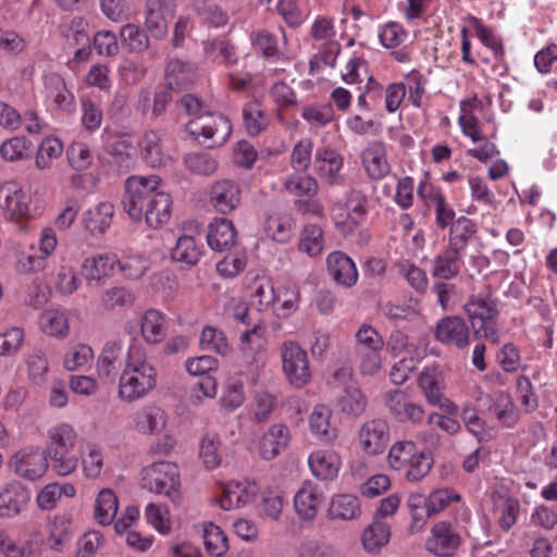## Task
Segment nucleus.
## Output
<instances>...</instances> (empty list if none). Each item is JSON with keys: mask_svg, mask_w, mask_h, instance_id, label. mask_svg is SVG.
<instances>
[{"mask_svg": "<svg viewBox=\"0 0 557 557\" xmlns=\"http://www.w3.org/2000/svg\"><path fill=\"white\" fill-rule=\"evenodd\" d=\"M465 311L476 337L498 342L499 333L496 323L498 310L491 297L471 296L465 305Z\"/></svg>", "mask_w": 557, "mask_h": 557, "instance_id": "nucleus-8", "label": "nucleus"}, {"mask_svg": "<svg viewBox=\"0 0 557 557\" xmlns=\"http://www.w3.org/2000/svg\"><path fill=\"white\" fill-rule=\"evenodd\" d=\"M145 25L152 37L161 39L166 36L168 23L159 0L147 1Z\"/></svg>", "mask_w": 557, "mask_h": 557, "instance_id": "nucleus-56", "label": "nucleus"}, {"mask_svg": "<svg viewBox=\"0 0 557 557\" xmlns=\"http://www.w3.org/2000/svg\"><path fill=\"white\" fill-rule=\"evenodd\" d=\"M360 499L348 493H339L332 496L327 509L329 517L333 520L350 521L361 516Z\"/></svg>", "mask_w": 557, "mask_h": 557, "instance_id": "nucleus-35", "label": "nucleus"}, {"mask_svg": "<svg viewBox=\"0 0 557 557\" xmlns=\"http://www.w3.org/2000/svg\"><path fill=\"white\" fill-rule=\"evenodd\" d=\"M435 338L442 344L465 348L469 344L468 325L458 317L444 318L436 324Z\"/></svg>", "mask_w": 557, "mask_h": 557, "instance_id": "nucleus-26", "label": "nucleus"}, {"mask_svg": "<svg viewBox=\"0 0 557 557\" xmlns=\"http://www.w3.org/2000/svg\"><path fill=\"white\" fill-rule=\"evenodd\" d=\"M77 434L69 423H59L48 431L49 454H69L75 446Z\"/></svg>", "mask_w": 557, "mask_h": 557, "instance_id": "nucleus-40", "label": "nucleus"}, {"mask_svg": "<svg viewBox=\"0 0 557 557\" xmlns=\"http://www.w3.org/2000/svg\"><path fill=\"white\" fill-rule=\"evenodd\" d=\"M0 210L12 222L36 218L39 212L33 207L32 199L15 182L0 185Z\"/></svg>", "mask_w": 557, "mask_h": 557, "instance_id": "nucleus-9", "label": "nucleus"}, {"mask_svg": "<svg viewBox=\"0 0 557 557\" xmlns=\"http://www.w3.org/2000/svg\"><path fill=\"white\" fill-rule=\"evenodd\" d=\"M38 325L42 333L55 338H64L70 333L67 313L57 308L44 310L39 315Z\"/></svg>", "mask_w": 557, "mask_h": 557, "instance_id": "nucleus-36", "label": "nucleus"}, {"mask_svg": "<svg viewBox=\"0 0 557 557\" xmlns=\"http://www.w3.org/2000/svg\"><path fill=\"white\" fill-rule=\"evenodd\" d=\"M123 331L133 338L140 332L146 343L157 344L166 336V319L161 311L148 309L143 313L139 324L133 320L125 321Z\"/></svg>", "mask_w": 557, "mask_h": 557, "instance_id": "nucleus-14", "label": "nucleus"}, {"mask_svg": "<svg viewBox=\"0 0 557 557\" xmlns=\"http://www.w3.org/2000/svg\"><path fill=\"white\" fill-rule=\"evenodd\" d=\"M284 187L295 199L315 196L319 189L317 180L304 173L289 175Z\"/></svg>", "mask_w": 557, "mask_h": 557, "instance_id": "nucleus-58", "label": "nucleus"}, {"mask_svg": "<svg viewBox=\"0 0 557 557\" xmlns=\"http://www.w3.org/2000/svg\"><path fill=\"white\" fill-rule=\"evenodd\" d=\"M391 441L388 423L383 419L366 421L357 434V444L361 451L370 457L382 455Z\"/></svg>", "mask_w": 557, "mask_h": 557, "instance_id": "nucleus-15", "label": "nucleus"}, {"mask_svg": "<svg viewBox=\"0 0 557 557\" xmlns=\"http://www.w3.org/2000/svg\"><path fill=\"white\" fill-rule=\"evenodd\" d=\"M271 311L277 318H288L299 308L300 288L296 282L283 281L275 286Z\"/></svg>", "mask_w": 557, "mask_h": 557, "instance_id": "nucleus-25", "label": "nucleus"}, {"mask_svg": "<svg viewBox=\"0 0 557 557\" xmlns=\"http://www.w3.org/2000/svg\"><path fill=\"white\" fill-rule=\"evenodd\" d=\"M52 283L57 293L70 296L81 287L82 281L75 265L62 263L57 269Z\"/></svg>", "mask_w": 557, "mask_h": 557, "instance_id": "nucleus-52", "label": "nucleus"}, {"mask_svg": "<svg viewBox=\"0 0 557 557\" xmlns=\"http://www.w3.org/2000/svg\"><path fill=\"white\" fill-rule=\"evenodd\" d=\"M362 165L372 178H382L389 172L385 148L380 141H372L362 152Z\"/></svg>", "mask_w": 557, "mask_h": 557, "instance_id": "nucleus-39", "label": "nucleus"}, {"mask_svg": "<svg viewBox=\"0 0 557 557\" xmlns=\"http://www.w3.org/2000/svg\"><path fill=\"white\" fill-rule=\"evenodd\" d=\"M186 112L196 115L185 126L189 136L205 139H227L232 133V125L227 117L221 114H201L203 102L194 95H185L181 100Z\"/></svg>", "mask_w": 557, "mask_h": 557, "instance_id": "nucleus-5", "label": "nucleus"}, {"mask_svg": "<svg viewBox=\"0 0 557 557\" xmlns=\"http://www.w3.org/2000/svg\"><path fill=\"white\" fill-rule=\"evenodd\" d=\"M281 359L283 372L293 386L300 388L310 382L308 355L297 343H284L281 348Z\"/></svg>", "mask_w": 557, "mask_h": 557, "instance_id": "nucleus-10", "label": "nucleus"}, {"mask_svg": "<svg viewBox=\"0 0 557 557\" xmlns=\"http://www.w3.org/2000/svg\"><path fill=\"white\" fill-rule=\"evenodd\" d=\"M290 438V431L286 424L274 423L260 437L258 453L264 460H272L288 447Z\"/></svg>", "mask_w": 557, "mask_h": 557, "instance_id": "nucleus-22", "label": "nucleus"}, {"mask_svg": "<svg viewBox=\"0 0 557 557\" xmlns=\"http://www.w3.org/2000/svg\"><path fill=\"white\" fill-rule=\"evenodd\" d=\"M386 462L394 471H404L409 482L422 480L433 467V457L413 441H396L388 449Z\"/></svg>", "mask_w": 557, "mask_h": 557, "instance_id": "nucleus-3", "label": "nucleus"}, {"mask_svg": "<svg viewBox=\"0 0 557 557\" xmlns=\"http://www.w3.org/2000/svg\"><path fill=\"white\" fill-rule=\"evenodd\" d=\"M243 288L250 307L258 312L269 311L273 306L275 285L265 272H248L243 280Z\"/></svg>", "mask_w": 557, "mask_h": 557, "instance_id": "nucleus-11", "label": "nucleus"}, {"mask_svg": "<svg viewBox=\"0 0 557 557\" xmlns=\"http://www.w3.org/2000/svg\"><path fill=\"white\" fill-rule=\"evenodd\" d=\"M246 394L240 377L230 376L222 388L219 405L222 410L233 412L245 403Z\"/></svg>", "mask_w": 557, "mask_h": 557, "instance_id": "nucleus-50", "label": "nucleus"}, {"mask_svg": "<svg viewBox=\"0 0 557 557\" xmlns=\"http://www.w3.org/2000/svg\"><path fill=\"white\" fill-rule=\"evenodd\" d=\"M481 104V100L475 96L460 102L459 124L463 135L470 139H481L479 136V123L473 115Z\"/></svg>", "mask_w": 557, "mask_h": 557, "instance_id": "nucleus-53", "label": "nucleus"}, {"mask_svg": "<svg viewBox=\"0 0 557 557\" xmlns=\"http://www.w3.org/2000/svg\"><path fill=\"white\" fill-rule=\"evenodd\" d=\"M260 502L257 506L258 516L261 519L278 521L284 508V497L277 490L267 488L260 491Z\"/></svg>", "mask_w": 557, "mask_h": 557, "instance_id": "nucleus-51", "label": "nucleus"}, {"mask_svg": "<svg viewBox=\"0 0 557 557\" xmlns=\"http://www.w3.org/2000/svg\"><path fill=\"white\" fill-rule=\"evenodd\" d=\"M203 253V246L200 243V233L195 227L189 233L178 236L175 246L170 251V257L174 262L187 265H196Z\"/></svg>", "mask_w": 557, "mask_h": 557, "instance_id": "nucleus-23", "label": "nucleus"}, {"mask_svg": "<svg viewBox=\"0 0 557 557\" xmlns=\"http://www.w3.org/2000/svg\"><path fill=\"white\" fill-rule=\"evenodd\" d=\"M114 206L110 201H100L88 208L83 213V223L85 228L92 235L106 233L113 221Z\"/></svg>", "mask_w": 557, "mask_h": 557, "instance_id": "nucleus-31", "label": "nucleus"}, {"mask_svg": "<svg viewBox=\"0 0 557 557\" xmlns=\"http://www.w3.org/2000/svg\"><path fill=\"white\" fill-rule=\"evenodd\" d=\"M296 226V220L289 212L277 211L268 215L264 222L265 235L275 243L287 244Z\"/></svg>", "mask_w": 557, "mask_h": 557, "instance_id": "nucleus-33", "label": "nucleus"}, {"mask_svg": "<svg viewBox=\"0 0 557 557\" xmlns=\"http://www.w3.org/2000/svg\"><path fill=\"white\" fill-rule=\"evenodd\" d=\"M327 272L336 284L350 287L357 283L358 271L354 261L341 251H333L326 258Z\"/></svg>", "mask_w": 557, "mask_h": 557, "instance_id": "nucleus-30", "label": "nucleus"}, {"mask_svg": "<svg viewBox=\"0 0 557 557\" xmlns=\"http://www.w3.org/2000/svg\"><path fill=\"white\" fill-rule=\"evenodd\" d=\"M166 411L156 405L144 406L134 411L128 419V428L143 435H156L168 426Z\"/></svg>", "mask_w": 557, "mask_h": 557, "instance_id": "nucleus-18", "label": "nucleus"}, {"mask_svg": "<svg viewBox=\"0 0 557 557\" xmlns=\"http://www.w3.org/2000/svg\"><path fill=\"white\" fill-rule=\"evenodd\" d=\"M145 519L161 535H169L172 532V515L168 506L154 503L148 504L145 508Z\"/></svg>", "mask_w": 557, "mask_h": 557, "instance_id": "nucleus-54", "label": "nucleus"}, {"mask_svg": "<svg viewBox=\"0 0 557 557\" xmlns=\"http://www.w3.org/2000/svg\"><path fill=\"white\" fill-rule=\"evenodd\" d=\"M391 539L389 525L380 520L369 524L361 533V543L363 548L371 554H377L384 546H386Z\"/></svg>", "mask_w": 557, "mask_h": 557, "instance_id": "nucleus-43", "label": "nucleus"}, {"mask_svg": "<svg viewBox=\"0 0 557 557\" xmlns=\"http://www.w3.org/2000/svg\"><path fill=\"white\" fill-rule=\"evenodd\" d=\"M220 437L218 434H206L199 446V458L207 470H213L221 465Z\"/></svg>", "mask_w": 557, "mask_h": 557, "instance_id": "nucleus-62", "label": "nucleus"}, {"mask_svg": "<svg viewBox=\"0 0 557 557\" xmlns=\"http://www.w3.org/2000/svg\"><path fill=\"white\" fill-rule=\"evenodd\" d=\"M519 511L518 499L500 495L493 496V512L502 530L509 531L515 525Z\"/></svg>", "mask_w": 557, "mask_h": 557, "instance_id": "nucleus-44", "label": "nucleus"}, {"mask_svg": "<svg viewBox=\"0 0 557 557\" xmlns=\"http://www.w3.org/2000/svg\"><path fill=\"white\" fill-rule=\"evenodd\" d=\"M196 76V67L190 63L175 59L166 65L165 79L170 89H187L195 83Z\"/></svg>", "mask_w": 557, "mask_h": 557, "instance_id": "nucleus-37", "label": "nucleus"}, {"mask_svg": "<svg viewBox=\"0 0 557 557\" xmlns=\"http://www.w3.org/2000/svg\"><path fill=\"white\" fill-rule=\"evenodd\" d=\"M343 163L342 156L334 150H319L315 153V171L321 180L329 185L343 183V175L341 174Z\"/></svg>", "mask_w": 557, "mask_h": 557, "instance_id": "nucleus-32", "label": "nucleus"}, {"mask_svg": "<svg viewBox=\"0 0 557 557\" xmlns=\"http://www.w3.org/2000/svg\"><path fill=\"white\" fill-rule=\"evenodd\" d=\"M41 79L45 104L48 110H59L67 113L75 111V96L67 88L62 75L55 72H47L44 73Z\"/></svg>", "mask_w": 557, "mask_h": 557, "instance_id": "nucleus-12", "label": "nucleus"}, {"mask_svg": "<svg viewBox=\"0 0 557 557\" xmlns=\"http://www.w3.org/2000/svg\"><path fill=\"white\" fill-rule=\"evenodd\" d=\"M25 331L20 326L0 329V357L17 355L25 344Z\"/></svg>", "mask_w": 557, "mask_h": 557, "instance_id": "nucleus-59", "label": "nucleus"}, {"mask_svg": "<svg viewBox=\"0 0 557 557\" xmlns=\"http://www.w3.org/2000/svg\"><path fill=\"white\" fill-rule=\"evenodd\" d=\"M307 423L310 434L319 442L333 444L339 437L338 421L327 404H315L308 414Z\"/></svg>", "mask_w": 557, "mask_h": 557, "instance_id": "nucleus-13", "label": "nucleus"}, {"mask_svg": "<svg viewBox=\"0 0 557 557\" xmlns=\"http://www.w3.org/2000/svg\"><path fill=\"white\" fill-rule=\"evenodd\" d=\"M260 495V486L256 481L228 480L220 482L218 493L210 498V505L223 511L243 509L255 504Z\"/></svg>", "mask_w": 557, "mask_h": 557, "instance_id": "nucleus-6", "label": "nucleus"}, {"mask_svg": "<svg viewBox=\"0 0 557 557\" xmlns=\"http://www.w3.org/2000/svg\"><path fill=\"white\" fill-rule=\"evenodd\" d=\"M72 536V519L69 516L55 515L48 523V543L53 550L62 552Z\"/></svg>", "mask_w": 557, "mask_h": 557, "instance_id": "nucleus-45", "label": "nucleus"}, {"mask_svg": "<svg viewBox=\"0 0 557 557\" xmlns=\"http://www.w3.org/2000/svg\"><path fill=\"white\" fill-rule=\"evenodd\" d=\"M358 351H383L385 342L383 336L370 324L363 323L355 334Z\"/></svg>", "mask_w": 557, "mask_h": 557, "instance_id": "nucleus-63", "label": "nucleus"}, {"mask_svg": "<svg viewBox=\"0 0 557 557\" xmlns=\"http://www.w3.org/2000/svg\"><path fill=\"white\" fill-rule=\"evenodd\" d=\"M237 238L234 223L225 218H215L208 225L207 243L214 251L231 249Z\"/></svg>", "mask_w": 557, "mask_h": 557, "instance_id": "nucleus-29", "label": "nucleus"}, {"mask_svg": "<svg viewBox=\"0 0 557 557\" xmlns=\"http://www.w3.org/2000/svg\"><path fill=\"white\" fill-rule=\"evenodd\" d=\"M15 472L27 479L37 480L48 470V460L40 448H25L12 457Z\"/></svg>", "mask_w": 557, "mask_h": 557, "instance_id": "nucleus-21", "label": "nucleus"}, {"mask_svg": "<svg viewBox=\"0 0 557 557\" xmlns=\"http://www.w3.org/2000/svg\"><path fill=\"white\" fill-rule=\"evenodd\" d=\"M24 368L30 383L42 384L46 382L49 372V361L42 352L35 351L28 354L24 359Z\"/></svg>", "mask_w": 557, "mask_h": 557, "instance_id": "nucleus-64", "label": "nucleus"}, {"mask_svg": "<svg viewBox=\"0 0 557 557\" xmlns=\"http://www.w3.org/2000/svg\"><path fill=\"white\" fill-rule=\"evenodd\" d=\"M419 385L428 401L436 400L444 388V376L440 367H426L419 376Z\"/></svg>", "mask_w": 557, "mask_h": 557, "instance_id": "nucleus-61", "label": "nucleus"}, {"mask_svg": "<svg viewBox=\"0 0 557 557\" xmlns=\"http://www.w3.org/2000/svg\"><path fill=\"white\" fill-rule=\"evenodd\" d=\"M120 39L128 52L139 53L149 47L148 35L136 24H124L120 29Z\"/></svg>", "mask_w": 557, "mask_h": 557, "instance_id": "nucleus-55", "label": "nucleus"}, {"mask_svg": "<svg viewBox=\"0 0 557 557\" xmlns=\"http://www.w3.org/2000/svg\"><path fill=\"white\" fill-rule=\"evenodd\" d=\"M157 381L153 364L139 351L132 350L120 375L117 396L127 403L141 399L156 388Z\"/></svg>", "mask_w": 557, "mask_h": 557, "instance_id": "nucleus-2", "label": "nucleus"}, {"mask_svg": "<svg viewBox=\"0 0 557 557\" xmlns=\"http://www.w3.org/2000/svg\"><path fill=\"white\" fill-rule=\"evenodd\" d=\"M368 399L357 384L345 388L344 394L337 399L341 412L349 418L360 417L367 409Z\"/></svg>", "mask_w": 557, "mask_h": 557, "instance_id": "nucleus-47", "label": "nucleus"}, {"mask_svg": "<svg viewBox=\"0 0 557 557\" xmlns=\"http://www.w3.org/2000/svg\"><path fill=\"white\" fill-rule=\"evenodd\" d=\"M265 344L263 329L255 324L251 330L242 335L239 348L246 358L253 357L257 368H261L265 364L263 355Z\"/></svg>", "mask_w": 557, "mask_h": 557, "instance_id": "nucleus-41", "label": "nucleus"}, {"mask_svg": "<svg viewBox=\"0 0 557 557\" xmlns=\"http://www.w3.org/2000/svg\"><path fill=\"white\" fill-rule=\"evenodd\" d=\"M141 488L169 498L173 504L182 500V481L178 466L168 460L152 462L140 470Z\"/></svg>", "mask_w": 557, "mask_h": 557, "instance_id": "nucleus-4", "label": "nucleus"}, {"mask_svg": "<svg viewBox=\"0 0 557 557\" xmlns=\"http://www.w3.org/2000/svg\"><path fill=\"white\" fill-rule=\"evenodd\" d=\"M119 510V499L111 488H102L94 505V516L98 523L109 525L113 522Z\"/></svg>", "mask_w": 557, "mask_h": 557, "instance_id": "nucleus-48", "label": "nucleus"}, {"mask_svg": "<svg viewBox=\"0 0 557 557\" xmlns=\"http://www.w3.org/2000/svg\"><path fill=\"white\" fill-rule=\"evenodd\" d=\"M30 494L20 482L13 481L0 490V517L17 516L29 502Z\"/></svg>", "mask_w": 557, "mask_h": 557, "instance_id": "nucleus-27", "label": "nucleus"}, {"mask_svg": "<svg viewBox=\"0 0 557 557\" xmlns=\"http://www.w3.org/2000/svg\"><path fill=\"white\" fill-rule=\"evenodd\" d=\"M324 496L320 487L310 480L301 483L294 495V509L304 522H311L318 516Z\"/></svg>", "mask_w": 557, "mask_h": 557, "instance_id": "nucleus-19", "label": "nucleus"}, {"mask_svg": "<svg viewBox=\"0 0 557 557\" xmlns=\"http://www.w3.org/2000/svg\"><path fill=\"white\" fill-rule=\"evenodd\" d=\"M75 495L76 487L71 483H49L37 493L36 503L42 510H52L62 496L73 498Z\"/></svg>", "mask_w": 557, "mask_h": 557, "instance_id": "nucleus-46", "label": "nucleus"}, {"mask_svg": "<svg viewBox=\"0 0 557 557\" xmlns=\"http://www.w3.org/2000/svg\"><path fill=\"white\" fill-rule=\"evenodd\" d=\"M468 22L475 32L479 40L488 48L496 60H503L505 50L502 40L495 35L492 28L485 26L476 16H469Z\"/></svg>", "mask_w": 557, "mask_h": 557, "instance_id": "nucleus-57", "label": "nucleus"}, {"mask_svg": "<svg viewBox=\"0 0 557 557\" xmlns=\"http://www.w3.org/2000/svg\"><path fill=\"white\" fill-rule=\"evenodd\" d=\"M151 262L141 251L129 250L121 259L117 269L126 280H138L149 270Z\"/></svg>", "mask_w": 557, "mask_h": 557, "instance_id": "nucleus-49", "label": "nucleus"}, {"mask_svg": "<svg viewBox=\"0 0 557 557\" xmlns=\"http://www.w3.org/2000/svg\"><path fill=\"white\" fill-rule=\"evenodd\" d=\"M95 358L92 348L83 343H75L65 349L62 355V368L67 372H76L90 368Z\"/></svg>", "mask_w": 557, "mask_h": 557, "instance_id": "nucleus-38", "label": "nucleus"}, {"mask_svg": "<svg viewBox=\"0 0 557 557\" xmlns=\"http://www.w3.org/2000/svg\"><path fill=\"white\" fill-rule=\"evenodd\" d=\"M162 180L158 175H133L125 182L123 208L131 220L145 219L151 230L169 224L173 213V199L160 189Z\"/></svg>", "mask_w": 557, "mask_h": 557, "instance_id": "nucleus-1", "label": "nucleus"}, {"mask_svg": "<svg viewBox=\"0 0 557 557\" xmlns=\"http://www.w3.org/2000/svg\"><path fill=\"white\" fill-rule=\"evenodd\" d=\"M119 257L111 251L94 253L82 262V275L89 286L104 285L116 272Z\"/></svg>", "mask_w": 557, "mask_h": 557, "instance_id": "nucleus-16", "label": "nucleus"}, {"mask_svg": "<svg viewBox=\"0 0 557 557\" xmlns=\"http://www.w3.org/2000/svg\"><path fill=\"white\" fill-rule=\"evenodd\" d=\"M367 214V198L356 190L348 193L345 200L335 202L330 213L335 228L345 237L358 232L366 222Z\"/></svg>", "mask_w": 557, "mask_h": 557, "instance_id": "nucleus-7", "label": "nucleus"}, {"mask_svg": "<svg viewBox=\"0 0 557 557\" xmlns=\"http://www.w3.org/2000/svg\"><path fill=\"white\" fill-rule=\"evenodd\" d=\"M461 543L460 535L446 522L433 525L431 536L426 541L429 552L437 556H451Z\"/></svg>", "mask_w": 557, "mask_h": 557, "instance_id": "nucleus-24", "label": "nucleus"}, {"mask_svg": "<svg viewBox=\"0 0 557 557\" xmlns=\"http://www.w3.org/2000/svg\"><path fill=\"white\" fill-rule=\"evenodd\" d=\"M478 406L480 410H493L498 421L505 426H511L518 420V412L509 394L498 393L493 398L481 394Z\"/></svg>", "mask_w": 557, "mask_h": 557, "instance_id": "nucleus-28", "label": "nucleus"}, {"mask_svg": "<svg viewBox=\"0 0 557 557\" xmlns=\"http://www.w3.org/2000/svg\"><path fill=\"white\" fill-rule=\"evenodd\" d=\"M307 462L312 476L321 482L334 481L343 467L341 454L330 447L313 449Z\"/></svg>", "mask_w": 557, "mask_h": 557, "instance_id": "nucleus-17", "label": "nucleus"}, {"mask_svg": "<svg viewBox=\"0 0 557 557\" xmlns=\"http://www.w3.org/2000/svg\"><path fill=\"white\" fill-rule=\"evenodd\" d=\"M210 205L222 214L236 210L242 202V188L232 180L215 182L210 189Z\"/></svg>", "mask_w": 557, "mask_h": 557, "instance_id": "nucleus-20", "label": "nucleus"}, {"mask_svg": "<svg viewBox=\"0 0 557 557\" xmlns=\"http://www.w3.org/2000/svg\"><path fill=\"white\" fill-rule=\"evenodd\" d=\"M247 263V252L236 250L224 256V258L216 263L215 269L221 277L235 278L245 271Z\"/></svg>", "mask_w": 557, "mask_h": 557, "instance_id": "nucleus-60", "label": "nucleus"}, {"mask_svg": "<svg viewBox=\"0 0 557 557\" xmlns=\"http://www.w3.org/2000/svg\"><path fill=\"white\" fill-rule=\"evenodd\" d=\"M200 530L205 549L210 556L222 557L228 550V537L220 525L205 521Z\"/></svg>", "mask_w": 557, "mask_h": 557, "instance_id": "nucleus-42", "label": "nucleus"}, {"mask_svg": "<svg viewBox=\"0 0 557 557\" xmlns=\"http://www.w3.org/2000/svg\"><path fill=\"white\" fill-rule=\"evenodd\" d=\"M297 249L309 258L320 257L325 249V236L322 226L317 223L305 224L298 236Z\"/></svg>", "mask_w": 557, "mask_h": 557, "instance_id": "nucleus-34", "label": "nucleus"}]
</instances>
